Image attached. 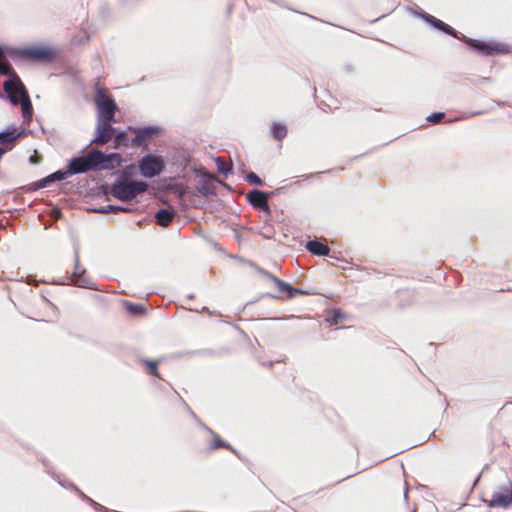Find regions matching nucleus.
Instances as JSON below:
<instances>
[{"instance_id": "39448f33", "label": "nucleus", "mask_w": 512, "mask_h": 512, "mask_svg": "<svg viewBox=\"0 0 512 512\" xmlns=\"http://www.w3.org/2000/svg\"><path fill=\"white\" fill-rule=\"evenodd\" d=\"M95 104L97 106L99 119L114 121V115L117 111V105L114 99L107 93L106 89H97L95 95Z\"/></svg>"}, {"instance_id": "2eb2a0df", "label": "nucleus", "mask_w": 512, "mask_h": 512, "mask_svg": "<svg viewBox=\"0 0 512 512\" xmlns=\"http://www.w3.org/2000/svg\"><path fill=\"white\" fill-rule=\"evenodd\" d=\"M156 222L162 227H168L174 219V212L168 209H161L156 213Z\"/></svg>"}, {"instance_id": "b1692460", "label": "nucleus", "mask_w": 512, "mask_h": 512, "mask_svg": "<svg viewBox=\"0 0 512 512\" xmlns=\"http://www.w3.org/2000/svg\"><path fill=\"white\" fill-rule=\"evenodd\" d=\"M307 249L314 255L320 256V241H309L307 243Z\"/></svg>"}, {"instance_id": "c756f323", "label": "nucleus", "mask_w": 512, "mask_h": 512, "mask_svg": "<svg viewBox=\"0 0 512 512\" xmlns=\"http://www.w3.org/2000/svg\"><path fill=\"white\" fill-rule=\"evenodd\" d=\"M128 309L133 314H137V313H140L143 311V308L140 305H134V304H129Z\"/></svg>"}, {"instance_id": "20e7f679", "label": "nucleus", "mask_w": 512, "mask_h": 512, "mask_svg": "<svg viewBox=\"0 0 512 512\" xmlns=\"http://www.w3.org/2000/svg\"><path fill=\"white\" fill-rule=\"evenodd\" d=\"M102 156L99 150H92L88 154L80 157L72 158L68 165V173L79 174L85 173L90 170H97L99 162L97 161Z\"/></svg>"}, {"instance_id": "f3484780", "label": "nucleus", "mask_w": 512, "mask_h": 512, "mask_svg": "<svg viewBox=\"0 0 512 512\" xmlns=\"http://www.w3.org/2000/svg\"><path fill=\"white\" fill-rule=\"evenodd\" d=\"M140 362L142 365H144L146 367V372L149 375H152L158 379H162V377L159 373V370H158V365L160 363L159 360L141 359Z\"/></svg>"}, {"instance_id": "412c9836", "label": "nucleus", "mask_w": 512, "mask_h": 512, "mask_svg": "<svg viewBox=\"0 0 512 512\" xmlns=\"http://www.w3.org/2000/svg\"><path fill=\"white\" fill-rule=\"evenodd\" d=\"M219 448H227L229 449L230 448V445L227 444L226 442H224L220 437L219 435L213 433V440L210 444V449L211 450H216V449H219Z\"/></svg>"}, {"instance_id": "7c9ffc66", "label": "nucleus", "mask_w": 512, "mask_h": 512, "mask_svg": "<svg viewBox=\"0 0 512 512\" xmlns=\"http://www.w3.org/2000/svg\"><path fill=\"white\" fill-rule=\"evenodd\" d=\"M40 304L41 305H47L46 301L45 300H40Z\"/></svg>"}, {"instance_id": "bb28decb", "label": "nucleus", "mask_w": 512, "mask_h": 512, "mask_svg": "<svg viewBox=\"0 0 512 512\" xmlns=\"http://www.w3.org/2000/svg\"><path fill=\"white\" fill-rule=\"evenodd\" d=\"M246 179L250 184H255V185L263 184V181L254 172H250L249 174H247Z\"/></svg>"}, {"instance_id": "a878e982", "label": "nucleus", "mask_w": 512, "mask_h": 512, "mask_svg": "<svg viewBox=\"0 0 512 512\" xmlns=\"http://www.w3.org/2000/svg\"><path fill=\"white\" fill-rule=\"evenodd\" d=\"M330 252H331V250H330V248L328 247V245H326V244L322 243V257H323V256H329V257H331V258L335 259L336 261H340V262H345V263H347V262H346V260H344L343 258H340V257L334 256V255H331V254H330Z\"/></svg>"}, {"instance_id": "cd10ccee", "label": "nucleus", "mask_w": 512, "mask_h": 512, "mask_svg": "<svg viewBox=\"0 0 512 512\" xmlns=\"http://www.w3.org/2000/svg\"><path fill=\"white\" fill-rule=\"evenodd\" d=\"M445 117V114L443 112H437L433 113L430 116H428V121L432 123H439L443 118Z\"/></svg>"}, {"instance_id": "f8f14e48", "label": "nucleus", "mask_w": 512, "mask_h": 512, "mask_svg": "<svg viewBox=\"0 0 512 512\" xmlns=\"http://www.w3.org/2000/svg\"><path fill=\"white\" fill-rule=\"evenodd\" d=\"M264 275L273 280L278 287V290L282 293H287L289 298H292L295 294H303L304 292L301 289L294 288L290 284L284 282L283 280L273 276L268 272L262 271Z\"/></svg>"}, {"instance_id": "6ab92c4d", "label": "nucleus", "mask_w": 512, "mask_h": 512, "mask_svg": "<svg viewBox=\"0 0 512 512\" xmlns=\"http://www.w3.org/2000/svg\"><path fill=\"white\" fill-rule=\"evenodd\" d=\"M67 174H69L68 171L67 172L57 171V172L49 175L48 177L42 179L39 183V187L40 188L46 187L48 183L55 181V180H63L66 178Z\"/></svg>"}, {"instance_id": "7ed1b4c3", "label": "nucleus", "mask_w": 512, "mask_h": 512, "mask_svg": "<svg viewBox=\"0 0 512 512\" xmlns=\"http://www.w3.org/2000/svg\"><path fill=\"white\" fill-rule=\"evenodd\" d=\"M483 502L490 508H508L512 504V481L507 478L493 489L490 498H483Z\"/></svg>"}, {"instance_id": "393cba45", "label": "nucleus", "mask_w": 512, "mask_h": 512, "mask_svg": "<svg viewBox=\"0 0 512 512\" xmlns=\"http://www.w3.org/2000/svg\"><path fill=\"white\" fill-rule=\"evenodd\" d=\"M99 212H102V213H108V212H126L127 209L123 208V207H120V206H113V205H108L106 207H103L101 209L98 210Z\"/></svg>"}, {"instance_id": "4468645a", "label": "nucleus", "mask_w": 512, "mask_h": 512, "mask_svg": "<svg viewBox=\"0 0 512 512\" xmlns=\"http://www.w3.org/2000/svg\"><path fill=\"white\" fill-rule=\"evenodd\" d=\"M85 273H86L85 269L79 263V256L76 255L75 267H74V271L72 274V281L78 286H85V284L87 283V281L84 277Z\"/></svg>"}, {"instance_id": "9d476101", "label": "nucleus", "mask_w": 512, "mask_h": 512, "mask_svg": "<svg viewBox=\"0 0 512 512\" xmlns=\"http://www.w3.org/2000/svg\"><path fill=\"white\" fill-rule=\"evenodd\" d=\"M248 202L256 209L269 211L267 194L260 190H252L247 194Z\"/></svg>"}, {"instance_id": "2f4dec72", "label": "nucleus", "mask_w": 512, "mask_h": 512, "mask_svg": "<svg viewBox=\"0 0 512 512\" xmlns=\"http://www.w3.org/2000/svg\"><path fill=\"white\" fill-rule=\"evenodd\" d=\"M3 58V53L2 51L0 50V59Z\"/></svg>"}, {"instance_id": "4be33fe9", "label": "nucleus", "mask_w": 512, "mask_h": 512, "mask_svg": "<svg viewBox=\"0 0 512 512\" xmlns=\"http://www.w3.org/2000/svg\"><path fill=\"white\" fill-rule=\"evenodd\" d=\"M0 74L13 75V79L18 78L11 65L8 62H3L2 58L0 59Z\"/></svg>"}, {"instance_id": "dca6fc26", "label": "nucleus", "mask_w": 512, "mask_h": 512, "mask_svg": "<svg viewBox=\"0 0 512 512\" xmlns=\"http://www.w3.org/2000/svg\"><path fill=\"white\" fill-rule=\"evenodd\" d=\"M430 17H431V23L439 30H441V31L445 32L446 34L451 35L457 39L462 38V35L458 36L457 31L455 29H453L450 25L444 23L443 21H441L433 16H430Z\"/></svg>"}, {"instance_id": "5701e85b", "label": "nucleus", "mask_w": 512, "mask_h": 512, "mask_svg": "<svg viewBox=\"0 0 512 512\" xmlns=\"http://www.w3.org/2000/svg\"><path fill=\"white\" fill-rule=\"evenodd\" d=\"M216 164H217L218 171L221 173L226 174L231 171V165L228 164L227 161L222 157H218L216 159Z\"/></svg>"}, {"instance_id": "a211bd4d", "label": "nucleus", "mask_w": 512, "mask_h": 512, "mask_svg": "<svg viewBox=\"0 0 512 512\" xmlns=\"http://www.w3.org/2000/svg\"><path fill=\"white\" fill-rule=\"evenodd\" d=\"M271 133L275 140L282 141L288 133L287 127L281 123H274L271 126Z\"/></svg>"}, {"instance_id": "c85d7f7f", "label": "nucleus", "mask_w": 512, "mask_h": 512, "mask_svg": "<svg viewBox=\"0 0 512 512\" xmlns=\"http://www.w3.org/2000/svg\"><path fill=\"white\" fill-rule=\"evenodd\" d=\"M125 140H126V135H125V133H118V134L115 136V148H118V147H120L121 145H126Z\"/></svg>"}, {"instance_id": "423d86ee", "label": "nucleus", "mask_w": 512, "mask_h": 512, "mask_svg": "<svg viewBox=\"0 0 512 512\" xmlns=\"http://www.w3.org/2000/svg\"><path fill=\"white\" fill-rule=\"evenodd\" d=\"M17 54L23 59L38 62H50L56 57L55 51L45 45H34L22 48L17 51Z\"/></svg>"}, {"instance_id": "f257e3e1", "label": "nucleus", "mask_w": 512, "mask_h": 512, "mask_svg": "<svg viewBox=\"0 0 512 512\" xmlns=\"http://www.w3.org/2000/svg\"><path fill=\"white\" fill-rule=\"evenodd\" d=\"M4 90L7 92L12 104H21L24 122H30L33 115V106L28 92L20 79L15 78L6 81L4 83Z\"/></svg>"}, {"instance_id": "0eeeda50", "label": "nucleus", "mask_w": 512, "mask_h": 512, "mask_svg": "<svg viewBox=\"0 0 512 512\" xmlns=\"http://www.w3.org/2000/svg\"><path fill=\"white\" fill-rule=\"evenodd\" d=\"M138 167L142 176L152 178L163 172L165 169V161L162 156L148 154L142 157L138 163Z\"/></svg>"}, {"instance_id": "1a4fd4ad", "label": "nucleus", "mask_w": 512, "mask_h": 512, "mask_svg": "<svg viewBox=\"0 0 512 512\" xmlns=\"http://www.w3.org/2000/svg\"><path fill=\"white\" fill-rule=\"evenodd\" d=\"M112 121L99 119L96 126V137L93 139L92 144L104 145L108 143L113 135L114 128L111 125Z\"/></svg>"}, {"instance_id": "f03ea898", "label": "nucleus", "mask_w": 512, "mask_h": 512, "mask_svg": "<svg viewBox=\"0 0 512 512\" xmlns=\"http://www.w3.org/2000/svg\"><path fill=\"white\" fill-rule=\"evenodd\" d=\"M148 190V184L144 181H130L124 176H121L111 186L110 192L112 196L121 201H131L137 195L142 194Z\"/></svg>"}, {"instance_id": "ddd939ff", "label": "nucleus", "mask_w": 512, "mask_h": 512, "mask_svg": "<svg viewBox=\"0 0 512 512\" xmlns=\"http://www.w3.org/2000/svg\"><path fill=\"white\" fill-rule=\"evenodd\" d=\"M347 319V315L339 309H331L326 311L324 322L329 326H339Z\"/></svg>"}, {"instance_id": "6e6552de", "label": "nucleus", "mask_w": 512, "mask_h": 512, "mask_svg": "<svg viewBox=\"0 0 512 512\" xmlns=\"http://www.w3.org/2000/svg\"><path fill=\"white\" fill-rule=\"evenodd\" d=\"M459 40H462L467 45L476 49L483 55H496L505 52V49L502 45L467 38L465 35H462V38H459Z\"/></svg>"}, {"instance_id": "9b49d317", "label": "nucleus", "mask_w": 512, "mask_h": 512, "mask_svg": "<svg viewBox=\"0 0 512 512\" xmlns=\"http://www.w3.org/2000/svg\"><path fill=\"white\" fill-rule=\"evenodd\" d=\"M97 161L99 162L98 169L114 170L121 166L123 160L118 153L105 154L102 152V156Z\"/></svg>"}, {"instance_id": "aec40b11", "label": "nucleus", "mask_w": 512, "mask_h": 512, "mask_svg": "<svg viewBox=\"0 0 512 512\" xmlns=\"http://www.w3.org/2000/svg\"><path fill=\"white\" fill-rule=\"evenodd\" d=\"M151 136L149 129L139 130L136 137L132 139V146H141L144 140Z\"/></svg>"}]
</instances>
